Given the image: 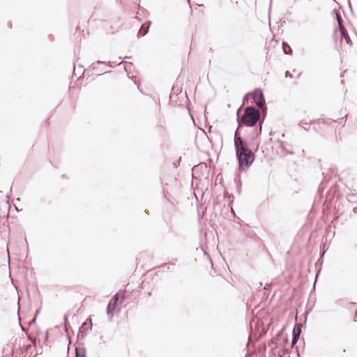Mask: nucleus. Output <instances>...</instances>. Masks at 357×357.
<instances>
[{
	"instance_id": "43",
	"label": "nucleus",
	"mask_w": 357,
	"mask_h": 357,
	"mask_svg": "<svg viewBox=\"0 0 357 357\" xmlns=\"http://www.w3.org/2000/svg\"><path fill=\"white\" fill-rule=\"evenodd\" d=\"M167 267L168 269L170 268V266H166Z\"/></svg>"
},
{
	"instance_id": "33",
	"label": "nucleus",
	"mask_w": 357,
	"mask_h": 357,
	"mask_svg": "<svg viewBox=\"0 0 357 357\" xmlns=\"http://www.w3.org/2000/svg\"><path fill=\"white\" fill-rule=\"evenodd\" d=\"M249 94H246L244 98H243V102H245V100H247V96H248Z\"/></svg>"
},
{
	"instance_id": "27",
	"label": "nucleus",
	"mask_w": 357,
	"mask_h": 357,
	"mask_svg": "<svg viewBox=\"0 0 357 357\" xmlns=\"http://www.w3.org/2000/svg\"><path fill=\"white\" fill-rule=\"evenodd\" d=\"M65 328H66V332H68V327H67V318H66V316H65Z\"/></svg>"
},
{
	"instance_id": "14",
	"label": "nucleus",
	"mask_w": 357,
	"mask_h": 357,
	"mask_svg": "<svg viewBox=\"0 0 357 357\" xmlns=\"http://www.w3.org/2000/svg\"><path fill=\"white\" fill-rule=\"evenodd\" d=\"M347 116L348 114H345V115L342 117V118H339L337 119H327L326 120H324V122L326 123H330L331 121H333V122H339L340 120H342L344 119V124L342 125V127L344 126L345 125V123H346V121H347Z\"/></svg>"
},
{
	"instance_id": "2",
	"label": "nucleus",
	"mask_w": 357,
	"mask_h": 357,
	"mask_svg": "<svg viewBox=\"0 0 357 357\" xmlns=\"http://www.w3.org/2000/svg\"><path fill=\"white\" fill-rule=\"evenodd\" d=\"M242 105L237 111L236 121L238 124L239 126L244 125L246 127H255L259 121V110L254 106H248L244 109L243 114L240 116L238 113Z\"/></svg>"
},
{
	"instance_id": "9",
	"label": "nucleus",
	"mask_w": 357,
	"mask_h": 357,
	"mask_svg": "<svg viewBox=\"0 0 357 357\" xmlns=\"http://www.w3.org/2000/svg\"><path fill=\"white\" fill-rule=\"evenodd\" d=\"M302 332V324H296L292 331V336H296L300 338L301 334Z\"/></svg>"
},
{
	"instance_id": "36",
	"label": "nucleus",
	"mask_w": 357,
	"mask_h": 357,
	"mask_svg": "<svg viewBox=\"0 0 357 357\" xmlns=\"http://www.w3.org/2000/svg\"><path fill=\"white\" fill-rule=\"evenodd\" d=\"M20 326L23 331H26V329L24 328V327H23L21 324H20Z\"/></svg>"
},
{
	"instance_id": "32",
	"label": "nucleus",
	"mask_w": 357,
	"mask_h": 357,
	"mask_svg": "<svg viewBox=\"0 0 357 357\" xmlns=\"http://www.w3.org/2000/svg\"><path fill=\"white\" fill-rule=\"evenodd\" d=\"M282 351L284 354H287L288 353V350L286 349H282Z\"/></svg>"
},
{
	"instance_id": "25",
	"label": "nucleus",
	"mask_w": 357,
	"mask_h": 357,
	"mask_svg": "<svg viewBox=\"0 0 357 357\" xmlns=\"http://www.w3.org/2000/svg\"><path fill=\"white\" fill-rule=\"evenodd\" d=\"M292 77H293V75L289 71L285 72V77L291 78Z\"/></svg>"
},
{
	"instance_id": "30",
	"label": "nucleus",
	"mask_w": 357,
	"mask_h": 357,
	"mask_svg": "<svg viewBox=\"0 0 357 357\" xmlns=\"http://www.w3.org/2000/svg\"><path fill=\"white\" fill-rule=\"evenodd\" d=\"M28 337H29V340H30L33 344H36V340L35 339L31 337L30 336H29Z\"/></svg>"
},
{
	"instance_id": "7",
	"label": "nucleus",
	"mask_w": 357,
	"mask_h": 357,
	"mask_svg": "<svg viewBox=\"0 0 357 357\" xmlns=\"http://www.w3.org/2000/svg\"><path fill=\"white\" fill-rule=\"evenodd\" d=\"M151 24V22L150 20L147 21L145 24H142L137 33V37L140 38L146 35L149 32Z\"/></svg>"
},
{
	"instance_id": "10",
	"label": "nucleus",
	"mask_w": 357,
	"mask_h": 357,
	"mask_svg": "<svg viewBox=\"0 0 357 357\" xmlns=\"http://www.w3.org/2000/svg\"><path fill=\"white\" fill-rule=\"evenodd\" d=\"M75 357H86V351L84 347L75 348Z\"/></svg>"
},
{
	"instance_id": "19",
	"label": "nucleus",
	"mask_w": 357,
	"mask_h": 357,
	"mask_svg": "<svg viewBox=\"0 0 357 357\" xmlns=\"http://www.w3.org/2000/svg\"><path fill=\"white\" fill-rule=\"evenodd\" d=\"M118 300H119V294H116L113 296V298H112V299L111 301H112V303H115V305L116 306V303H117Z\"/></svg>"
},
{
	"instance_id": "35",
	"label": "nucleus",
	"mask_w": 357,
	"mask_h": 357,
	"mask_svg": "<svg viewBox=\"0 0 357 357\" xmlns=\"http://www.w3.org/2000/svg\"><path fill=\"white\" fill-rule=\"evenodd\" d=\"M262 284H262V282H259L258 288H260L261 287H262Z\"/></svg>"
},
{
	"instance_id": "8",
	"label": "nucleus",
	"mask_w": 357,
	"mask_h": 357,
	"mask_svg": "<svg viewBox=\"0 0 357 357\" xmlns=\"http://www.w3.org/2000/svg\"><path fill=\"white\" fill-rule=\"evenodd\" d=\"M339 31L340 32V36H341V42L342 41V40H344L345 43L349 45H352V41L349 36V33L347 31V29H345L344 26H342L341 29H339Z\"/></svg>"
},
{
	"instance_id": "39",
	"label": "nucleus",
	"mask_w": 357,
	"mask_h": 357,
	"mask_svg": "<svg viewBox=\"0 0 357 357\" xmlns=\"http://www.w3.org/2000/svg\"><path fill=\"white\" fill-rule=\"evenodd\" d=\"M288 153L292 155V154H294V152L293 151H289Z\"/></svg>"
},
{
	"instance_id": "26",
	"label": "nucleus",
	"mask_w": 357,
	"mask_h": 357,
	"mask_svg": "<svg viewBox=\"0 0 357 357\" xmlns=\"http://www.w3.org/2000/svg\"><path fill=\"white\" fill-rule=\"evenodd\" d=\"M261 123H262V121H261L259 123V125H260V128L259 129V132H257V135H259V134H261Z\"/></svg>"
},
{
	"instance_id": "20",
	"label": "nucleus",
	"mask_w": 357,
	"mask_h": 357,
	"mask_svg": "<svg viewBox=\"0 0 357 357\" xmlns=\"http://www.w3.org/2000/svg\"><path fill=\"white\" fill-rule=\"evenodd\" d=\"M349 305H350L349 308L351 310L355 309L357 312V303H351Z\"/></svg>"
},
{
	"instance_id": "6",
	"label": "nucleus",
	"mask_w": 357,
	"mask_h": 357,
	"mask_svg": "<svg viewBox=\"0 0 357 357\" xmlns=\"http://www.w3.org/2000/svg\"><path fill=\"white\" fill-rule=\"evenodd\" d=\"M244 126V125L238 124L237 128L235 130L234 136V146L238 145L241 142V144L245 143V142L244 139L241 137L240 134V130Z\"/></svg>"
},
{
	"instance_id": "3",
	"label": "nucleus",
	"mask_w": 357,
	"mask_h": 357,
	"mask_svg": "<svg viewBox=\"0 0 357 357\" xmlns=\"http://www.w3.org/2000/svg\"><path fill=\"white\" fill-rule=\"evenodd\" d=\"M252 99H253L254 102L259 107H262L265 106L266 101H265L264 93L261 89H255L254 91L252 92Z\"/></svg>"
},
{
	"instance_id": "41",
	"label": "nucleus",
	"mask_w": 357,
	"mask_h": 357,
	"mask_svg": "<svg viewBox=\"0 0 357 357\" xmlns=\"http://www.w3.org/2000/svg\"><path fill=\"white\" fill-rule=\"evenodd\" d=\"M11 25H12V23H11V22H9V23H8V26H9L10 27H11Z\"/></svg>"
},
{
	"instance_id": "5",
	"label": "nucleus",
	"mask_w": 357,
	"mask_h": 357,
	"mask_svg": "<svg viewBox=\"0 0 357 357\" xmlns=\"http://www.w3.org/2000/svg\"><path fill=\"white\" fill-rule=\"evenodd\" d=\"M284 326H283L282 328L278 333L277 335L271 340V343L273 344L287 343L288 340L287 336L284 334Z\"/></svg>"
},
{
	"instance_id": "17",
	"label": "nucleus",
	"mask_w": 357,
	"mask_h": 357,
	"mask_svg": "<svg viewBox=\"0 0 357 357\" xmlns=\"http://www.w3.org/2000/svg\"><path fill=\"white\" fill-rule=\"evenodd\" d=\"M181 89H179V88H176L175 86H174L172 89V94H175V95H177L178 93H181Z\"/></svg>"
},
{
	"instance_id": "11",
	"label": "nucleus",
	"mask_w": 357,
	"mask_h": 357,
	"mask_svg": "<svg viewBox=\"0 0 357 357\" xmlns=\"http://www.w3.org/2000/svg\"><path fill=\"white\" fill-rule=\"evenodd\" d=\"M116 305L115 303H112V301H110L107 305V313L108 315H110L111 317L114 316V312L115 310Z\"/></svg>"
},
{
	"instance_id": "31",
	"label": "nucleus",
	"mask_w": 357,
	"mask_h": 357,
	"mask_svg": "<svg viewBox=\"0 0 357 357\" xmlns=\"http://www.w3.org/2000/svg\"><path fill=\"white\" fill-rule=\"evenodd\" d=\"M280 147L281 149H284V142H280Z\"/></svg>"
},
{
	"instance_id": "18",
	"label": "nucleus",
	"mask_w": 357,
	"mask_h": 357,
	"mask_svg": "<svg viewBox=\"0 0 357 357\" xmlns=\"http://www.w3.org/2000/svg\"><path fill=\"white\" fill-rule=\"evenodd\" d=\"M97 64H103L105 66H109V67H114V66L112 65L111 62H109L108 63H107L105 61H98L96 62Z\"/></svg>"
},
{
	"instance_id": "40",
	"label": "nucleus",
	"mask_w": 357,
	"mask_h": 357,
	"mask_svg": "<svg viewBox=\"0 0 357 357\" xmlns=\"http://www.w3.org/2000/svg\"><path fill=\"white\" fill-rule=\"evenodd\" d=\"M345 352H346V349H342V354H344Z\"/></svg>"
},
{
	"instance_id": "28",
	"label": "nucleus",
	"mask_w": 357,
	"mask_h": 357,
	"mask_svg": "<svg viewBox=\"0 0 357 357\" xmlns=\"http://www.w3.org/2000/svg\"><path fill=\"white\" fill-rule=\"evenodd\" d=\"M31 347V344H27V345L24 346V349L26 351L30 349Z\"/></svg>"
},
{
	"instance_id": "16",
	"label": "nucleus",
	"mask_w": 357,
	"mask_h": 357,
	"mask_svg": "<svg viewBox=\"0 0 357 357\" xmlns=\"http://www.w3.org/2000/svg\"><path fill=\"white\" fill-rule=\"evenodd\" d=\"M124 68L127 73H130L132 69V63L130 62H125Z\"/></svg>"
},
{
	"instance_id": "22",
	"label": "nucleus",
	"mask_w": 357,
	"mask_h": 357,
	"mask_svg": "<svg viewBox=\"0 0 357 357\" xmlns=\"http://www.w3.org/2000/svg\"><path fill=\"white\" fill-rule=\"evenodd\" d=\"M39 312H40V310H38L36 311L35 316H34L33 319L30 321L29 325H31L33 323H34L36 321V317L38 314Z\"/></svg>"
},
{
	"instance_id": "15",
	"label": "nucleus",
	"mask_w": 357,
	"mask_h": 357,
	"mask_svg": "<svg viewBox=\"0 0 357 357\" xmlns=\"http://www.w3.org/2000/svg\"><path fill=\"white\" fill-rule=\"evenodd\" d=\"M333 13L335 14V18H336V20L338 23V29H341L342 26H344L342 23H343V20L340 15V14L339 13H337L335 10H333Z\"/></svg>"
},
{
	"instance_id": "37",
	"label": "nucleus",
	"mask_w": 357,
	"mask_h": 357,
	"mask_svg": "<svg viewBox=\"0 0 357 357\" xmlns=\"http://www.w3.org/2000/svg\"><path fill=\"white\" fill-rule=\"evenodd\" d=\"M47 337H48V332L47 331V332H46L45 338H46V339H47Z\"/></svg>"
},
{
	"instance_id": "13",
	"label": "nucleus",
	"mask_w": 357,
	"mask_h": 357,
	"mask_svg": "<svg viewBox=\"0 0 357 357\" xmlns=\"http://www.w3.org/2000/svg\"><path fill=\"white\" fill-rule=\"evenodd\" d=\"M282 50L285 54L289 55L292 54V50L291 47L285 42L282 43Z\"/></svg>"
},
{
	"instance_id": "29",
	"label": "nucleus",
	"mask_w": 357,
	"mask_h": 357,
	"mask_svg": "<svg viewBox=\"0 0 357 357\" xmlns=\"http://www.w3.org/2000/svg\"><path fill=\"white\" fill-rule=\"evenodd\" d=\"M28 337H29V340H30L33 344H36V340L35 339L31 337L30 336H29Z\"/></svg>"
},
{
	"instance_id": "12",
	"label": "nucleus",
	"mask_w": 357,
	"mask_h": 357,
	"mask_svg": "<svg viewBox=\"0 0 357 357\" xmlns=\"http://www.w3.org/2000/svg\"><path fill=\"white\" fill-rule=\"evenodd\" d=\"M312 121H301L298 123V126H301L304 130L308 131L310 129V126Z\"/></svg>"
},
{
	"instance_id": "38",
	"label": "nucleus",
	"mask_w": 357,
	"mask_h": 357,
	"mask_svg": "<svg viewBox=\"0 0 357 357\" xmlns=\"http://www.w3.org/2000/svg\"><path fill=\"white\" fill-rule=\"evenodd\" d=\"M349 6L350 8L351 9V4L349 1Z\"/></svg>"
},
{
	"instance_id": "34",
	"label": "nucleus",
	"mask_w": 357,
	"mask_h": 357,
	"mask_svg": "<svg viewBox=\"0 0 357 357\" xmlns=\"http://www.w3.org/2000/svg\"><path fill=\"white\" fill-rule=\"evenodd\" d=\"M353 211L355 213H357V207H354L353 208Z\"/></svg>"
},
{
	"instance_id": "1",
	"label": "nucleus",
	"mask_w": 357,
	"mask_h": 357,
	"mask_svg": "<svg viewBox=\"0 0 357 357\" xmlns=\"http://www.w3.org/2000/svg\"><path fill=\"white\" fill-rule=\"evenodd\" d=\"M236 160L238 162V169L243 172L250 167L255 160L254 152L250 149L247 142L234 146Z\"/></svg>"
},
{
	"instance_id": "42",
	"label": "nucleus",
	"mask_w": 357,
	"mask_h": 357,
	"mask_svg": "<svg viewBox=\"0 0 357 357\" xmlns=\"http://www.w3.org/2000/svg\"><path fill=\"white\" fill-rule=\"evenodd\" d=\"M200 165H202V163H201ZM203 165H205V167H206V163H203Z\"/></svg>"
},
{
	"instance_id": "4",
	"label": "nucleus",
	"mask_w": 357,
	"mask_h": 357,
	"mask_svg": "<svg viewBox=\"0 0 357 357\" xmlns=\"http://www.w3.org/2000/svg\"><path fill=\"white\" fill-rule=\"evenodd\" d=\"M92 321L91 319H87L81 326L77 338H84L89 331H91L92 329Z\"/></svg>"
},
{
	"instance_id": "24",
	"label": "nucleus",
	"mask_w": 357,
	"mask_h": 357,
	"mask_svg": "<svg viewBox=\"0 0 357 357\" xmlns=\"http://www.w3.org/2000/svg\"><path fill=\"white\" fill-rule=\"evenodd\" d=\"M271 284H268V283H266V284L264 285V289L265 290H269V289H271Z\"/></svg>"
},
{
	"instance_id": "21",
	"label": "nucleus",
	"mask_w": 357,
	"mask_h": 357,
	"mask_svg": "<svg viewBox=\"0 0 357 357\" xmlns=\"http://www.w3.org/2000/svg\"><path fill=\"white\" fill-rule=\"evenodd\" d=\"M298 340H299V337H296V336H292L291 344L292 345L296 344Z\"/></svg>"
},
{
	"instance_id": "23",
	"label": "nucleus",
	"mask_w": 357,
	"mask_h": 357,
	"mask_svg": "<svg viewBox=\"0 0 357 357\" xmlns=\"http://www.w3.org/2000/svg\"><path fill=\"white\" fill-rule=\"evenodd\" d=\"M176 261H177V259H175L174 261H171V262L164 264L163 266H174L176 264Z\"/></svg>"
}]
</instances>
